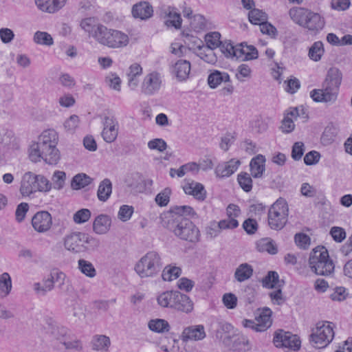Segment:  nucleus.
<instances>
[{
  "label": "nucleus",
  "instance_id": "f257e3e1",
  "mask_svg": "<svg viewBox=\"0 0 352 352\" xmlns=\"http://www.w3.org/2000/svg\"><path fill=\"white\" fill-rule=\"evenodd\" d=\"M58 135L54 129L44 131L29 149V157L32 162H38L41 160L48 164H56L60 160V153L56 147Z\"/></svg>",
  "mask_w": 352,
  "mask_h": 352
},
{
  "label": "nucleus",
  "instance_id": "f03ea898",
  "mask_svg": "<svg viewBox=\"0 0 352 352\" xmlns=\"http://www.w3.org/2000/svg\"><path fill=\"white\" fill-rule=\"evenodd\" d=\"M162 226L172 232L179 239L190 243H197L200 239L198 228L186 217H170V214H162Z\"/></svg>",
  "mask_w": 352,
  "mask_h": 352
},
{
  "label": "nucleus",
  "instance_id": "7ed1b4c3",
  "mask_svg": "<svg viewBox=\"0 0 352 352\" xmlns=\"http://www.w3.org/2000/svg\"><path fill=\"white\" fill-rule=\"evenodd\" d=\"M100 245V241L82 232H74L67 234L64 238V246L66 250L74 253H82L90 248L95 249Z\"/></svg>",
  "mask_w": 352,
  "mask_h": 352
},
{
  "label": "nucleus",
  "instance_id": "20e7f679",
  "mask_svg": "<svg viewBox=\"0 0 352 352\" xmlns=\"http://www.w3.org/2000/svg\"><path fill=\"white\" fill-rule=\"evenodd\" d=\"M163 262L161 256L156 251H149L135 265L134 270L142 278L155 277L162 270Z\"/></svg>",
  "mask_w": 352,
  "mask_h": 352
},
{
  "label": "nucleus",
  "instance_id": "39448f33",
  "mask_svg": "<svg viewBox=\"0 0 352 352\" xmlns=\"http://www.w3.org/2000/svg\"><path fill=\"white\" fill-rule=\"evenodd\" d=\"M94 37L99 43L111 48L125 47L129 41L127 34L101 24L97 25Z\"/></svg>",
  "mask_w": 352,
  "mask_h": 352
},
{
  "label": "nucleus",
  "instance_id": "423d86ee",
  "mask_svg": "<svg viewBox=\"0 0 352 352\" xmlns=\"http://www.w3.org/2000/svg\"><path fill=\"white\" fill-rule=\"evenodd\" d=\"M311 270L317 275L328 276L334 271V264L324 247H317L311 252L309 258Z\"/></svg>",
  "mask_w": 352,
  "mask_h": 352
},
{
  "label": "nucleus",
  "instance_id": "0eeeda50",
  "mask_svg": "<svg viewBox=\"0 0 352 352\" xmlns=\"http://www.w3.org/2000/svg\"><path fill=\"white\" fill-rule=\"evenodd\" d=\"M288 212L287 203L283 199H278L269 209V226L275 230H281L287 221Z\"/></svg>",
  "mask_w": 352,
  "mask_h": 352
},
{
  "label": "nucleus",
  "instance_id": "6e6552de",
  "mask_svg": "<svg viewBox=\"0 0 352 352\" xmlns=\"http://www.w3.org/2000/svg\"><path fill=\"white\" fill-rule=\"evenodd\" d=\"M334 338L332 323L329 322H319L316 329L310 336V341L314 346L319 349L329 345Z\"/></svg>",
  "mask_w": 352,
  "mask_h": 352
},
{
  "label": "nucleus",
  "instance_id": "1a4fd4ad",
  "mask_svg": "<svg viewBox=\"0 0 352 352\" xmlns=\"http://www.w3.org/2000/svg\"><path fill=\"white\" fill-rule=\"evenodd\" d=\"M272 310L268 307L258 309L255 316V320L244 319L242 324L245 328H250L256 332H263L269 329L272 324Z\"/></svg>",
  "mask_w": 352,
  "mask_h": 352
},
{
  "label": "nucleus",
  "instance_id": "9d476101",
  "mask_svg": "<svg viewBox=\"0 0 352 352\" xmlns=\"http://www.w3.org/2000/svg\"><path fill=\"white\" fill-rule=\"evenodd\" d=\"M339 90L322 82L321 89H314L310 97L316 102L333 103L338 98Z\"/></svg>",
  "mask_w": 352,
  "mask_h": 352
},
{
  "label": "nucleus",
  "instance_id": "9b49d317",
  "mask_svg": "<svg viewBox=\"0 0 352 352\" xmlns=\"http://www.w3.org/2000/svg\"><path fill=\"white\" fill-rule=\"evenodd\" d=\"M273 342L278 348L284 347L296 351L300 347V341L296 336L283 330H279L275 333Z\"/></svg>",
  "mask_w": 352,
  "mask_h": 352
},
{
  "label": "nucleus",
  "instance_id": "f8f14e48",
  "mask_svg": "<svg viewBox=\"0 0 352 352\" xmlns=\"http://www.w3.org/2000/svg\"><path fill=\"white\" fill-rule=\"evenodd\" d=\"M162 79L160 73L153 72L146 74L141 85V91L146 96H153L161 89Z\"/></svg>",
  "mask_w": 352,
  "mask_h": 352
},
{
  "label": "nucleus",
  "instance_id": "ddd939ff",
  "mask_svg": "<svg viewBox=\"0 0 352 352\" xmlns=\"http://www.w3.org/2000/svg\"><path fill=\"white\" fill-rule=\"evenodd\" d=\"M103 129L102 136L107 143L114 142L118 134L119 124L116 117L113 115L104 116L102 120Z\"/></svg>",
  "mask_w": 352,
  "mask_h": 352
},
{
  "label": "nucleus",
  "instance_id": "4468645a",
  "mask_svg": "<svg viewBox=\"0 0 352 352\" xmlns=\"http://www.w3.org/2000/svg\"><path fill=\"white\" fill-rule=\"evenodd\" d=\"M32 225L36 232L40 233L45 232L52 227V216L47 211L38 212L32 219Z\"/></svg>",
  "mask_w": 352,
  "mask_h": 352
},
{
  "label": "nucleus",
  "instance_id": "2eb2a0df",
  "mask_svg": "<svg viewBox=\"0 0 352 352\" xmlns=\"http://www.w3.org/2000/svg\"><path fill=\"white\" fill-rule=\"evenodd\" d=\"M206 336L204 325H192L184 329L181 335V340L184 342L189 340L199 341L205 338Z\"/></svg>",
  "mask_w": 352,
  "mask_h": 352
},
{
  "label": "nucleus",
  "instance_id": "dca6fc26",
  "mask_svg": "<svg viewBox=\"0 0 352 352\" xmlns=\"http://www.w3.org/2000/svg\"><path fill=\"white\" fill-rule=\"evenodd\" d=\"M38 189L36 175L30 172L25 173L22 178L20 188L21 194L25 196H29L33 192L38 191Z\"/></svg>",
  "mask_w": 352,
  "mask_h": 352
},
{
  "label": "nucleus",
  "instance_id": "f3484780",
  "mask_svg": "<svg viewBox=\"0 0 352 352\" xmlns=\"http://www.w3.org/2000/svg\"><path fill=\"white\" fill-rule=\"evenodd\" d=\"M183 188L186 194L193 196L198 201H203L206 198V190L201 183L192 181L185 184Z\"/></svg>",
  "mask_w": 352,
  "mask_h": 352
},
{
  "label": "nucleus",
  "instance_id": "a211bd4d",
  "mask_svg": "<svg viewBox=\"0 0 352 352\" xmlns=\"http://www.w3.org/2000/svg\"><path fill=\"white\" fill-rule=\"evenodd\" d=\"M241 162L239 160L232 159L229 162L219 164L215 168V175L220 178L232 175L238 169Z\"/></svg>",
  "mask_w": 352,
  "mask_h": 352
},
{
  "label": "nucleus",
  "instance_id": "6ab92c4d",
  "mask_svg": "<svg viewBox=\"0 0 352 352\" xmlns=\"http://www.w3.org/2000/svg\"><path fill=\"white\" fill-rule=\"evenodd\" d=\"M223 344L233 351H245V346L248 340L241 335L228 336L223 338Z\"/></svg>",
  "mask_w": 352,
  "mask_h": 352
},
{
  "label": "nucleus",
  "instance_id": "aec40b11",
  "mask_svg": "<svg viewBox=\"0 0 352 352\" xmlns=\"http://www.w3.org/2000/svg\"><path fill=\"white\" fill-rule=\"evenodd\" d=\"M153 7L146 1L135 4L132 8V14L134 18L146 20L153 16Z\"/></svg>",
  "mask_w": 352,
  "mask_h": 352
},
{
  "label": "nucleus",
  "instance_id": "412c9836",
  "mask_svg": "<svg viewBox=\"0 0 352 352\" xmlns=\"http://www.w3.org/2000/svg\"><path fill=\"white\" fill-rule=\"evenodd\" d=\"M324 25V19L318 14L311 10L302 28L309 31L317 32L321 30Z\"/></svg>",
  "mask_w": 352,
  "mask_h": 352
},
{
  "label": "nucleus",
  "instance_id": "4be33fe9",
  "mask_svg": "<svg viewBox=\"0 0 352 352\" xmlns=\"http://www.w3.org/2000/svg\"><path fill=\"white\" fill-rule=\"evenodd\" d=\"M67 0H35L38 8L43 12L54 13L61 9Z\"/></svg>",
  "mask_w": 352,
  "mask_h": 352
},
{
  "label": "nucleus",
  "instance_id": "5701e85b",
  "mask_svg": "<svg viewBox=\"0 0 352 352\" xmlns=\"http://www.w3.org/2000/svg\"><path fill=\"white\" fill-rule=\"evenodd\" d=\"M111 218L107 214H99L93 223V230L97 234H104L110 229Z\"/></svg>",
  "mask_w": 352,
  "mask_h": 352
},
{
  "label": "nucleus",
  "instance_id": "b1692460",
  "mask_svg": "<svg viewBox=\"0 0 352 352\" xmlns=\"http://www.w3.org/2000/svg\"><path fill=\"white\" fill-rule=\"evenodd\" d=\"M193 302L189 296L178 292L173 305V309L188 314L193 310Z\"/></svg>",
  "mask_w": 352,
  "mask_h": 352
},
{
  "label": "nucleus",
  "instance_id": "393cba45",
  "mask_svg": "<svg viewBox=\"0 0 352 352\" xmlns=\"http://www.w3.org/2000/svg\"><path fill=\"white\" fill-rule=\"evenodd\" d=\"M191 69L190 63L186 60H177L173 66V72L179 81L186 80Z\"/></svg>",
  "mask_w": 352,
  "mask_h": 352
},
{
  "label": "nucleus",
  "instance_id": "a878e982",
  "mask_svg": "<svg viewBox=\"0 0 352 352\" xmlns=\"http://www.w3.org/2000/svg\"><path fill=\"white\" fill-rule=\"evenodd\" d=\"M342 80V73L336 67H331L327 74L323 82L325 85L340 89Z\"/></svg>",
  "mask_w": 352,
  "mask_h": 352
},
{
  "label": "nucleus",
  "instance_id": "bb28decb",
  "mask_svg": "<svg viewBox=\"0 0 352 352\" xmlns=\"http://www.w3.org/2000/svg\"><path fill=\"white\" fill-rule=\"evenodd\" d=\"M311 10L302 7H294L289 10L291 19L296 24L302 27Z\"/></svg>",
  "mask_w": 352,
  "mask_h": 352
},
{
  "label": "nucleus",
  "instance_id": "cd10ccee",
  "mask_svg": "<svg viewBox=\"0 0 352 352\" xmlns=\"http://www.w3.org/2000/svg\"><path fill=\"white\" fill-rule=\"evenodd\" d=\"M230 76L227 72L214 70L208 77V83L210 88L215 89L222 82H229Z\"/></svg>",
  "mask_w": 352,
  "mask_h": 352
},
{
  "label": "nucleus",
  "instance_id": "c85d7f7f",
  "mask_svg": "<svg viewBox=\"0 0 352 352\" xmlns=\"http://www.w3.org/2000/svg\"><path fill=\"white\" fill-rule=\"evenodd\" d=\"M254 273L252 266L247 263L240 264L235 270L234 277L239 283L250 279Z\"/></svg>",
  "mask_w": 352,
  "mask_h": 352
},
{
  "label": "nucleus",
  "instance_id": "c756f323",
  "mask_svg": "<svg viewBox=\"0 0 352 352\" xmlns=\"http://www.w3.org/2000/svg\"><path fill=\"white\" fill-rule=\"evenodd\" d=\"M265 158L262 155H258L252 159L250 164V167L251 175L253 177L260 178L262 177L265 170Z\"/></svg>",
  "mask_w": 352,
  "mask_h": 352
},
{
  "label": "nucleus",
  "instance_id": "7c9ffc66",
  "mask_svg": "<svg viewBox=\"0 0 352 352\" xmlns=\"http://www.w3.org/2000/svg\"><path fill=\"white\" fill-rule=\"evenodd\" d=\"M91 349L94 351L107 352L111 346L109 337L104 335H95L91 341Z\"/></svg>",
  "mask_w": 352,
  "mask_h": 352
},
{
  "label": "nucleus",
  "instance_id": "2f4dec72",
  "mask_svg": "<svg viewBox=\"0 0 352 352\" xmlns=\"http://www.w3.org/2000/svg\"><path fill=\"white\" fill-rule=\"evenodd\" d=\"M178 291H166L159 294L157 297L158 305L163 308H173Z\"/></svg>",
  "mask_w": 352,
  "mask_h": 352
},
{
  "label": "nucleus",
  "instance_id": "473e14b6",
  "mask_svg": "<svg viewBox=\"0 0 352 352\" xmlns=\"http://www.w3.org/2000/svg\"><path fill=\"white\" fill-rule=\"evenodd\" d=\"M237 52V58H241L242 60H254L258 58V51L253 45L241 43Z\"/></svg>",
  "mask_w": 352,
  "mask_h": 352
},
{
  "label": "nucleus",
  "instance_id": "72a5a7b5",
  "mask_svg": "<svg viewBox=\"0 0 352 352\" xmlns=\"http://www.w3.org/2000/svg\"><path fill=\"white\" fill-rule=\"evenodd\" d=\"M112 192V183L109 179H104L99 184L97 196L100 201H107Z\"/></svg>",
  "mask_w": 352,
  "mask_h": 352
},
{
  "label": "nucleus",
  "instance_id": "f704fd0d",
  "mask_svg": "<svg viewBox=\"0 0 352 352\" xmlns=\"http://www.w3.org/2000/svg\"><path fill=\"white\" fill-rule=\"evenodd\" d=\"M196 50V54L206 63L210 64L217 63V57L213 50L206 47L205 45H198Z\"/></svg>",
  "mask_w": 352,
  "mask_h": 352
},
{
  "label": "nucleus",
  "instance_id": "c9c22d12",
  "mask_svg": "<svg viewBox=\"0 0 352 352\" xmlns=\"http://www.w3.org/2000/svg\"><path fill=\"white\" fill-rule=\"evenodd\" d=\"M148 327L151 331L158 333L168 332L170 329L168 321L161 318L150 320L148 323Z\"/></svg>",
  "mask_w": 352,
  "mask_h": 352
},
{
  "label": "nucleus",
  "instance_id": "e433bc0d",
  "mask_svg": "<svg viewBox=\"0 0 352 352\" xmlns=\"http://www.w3.org/2000/svg\"><path fill=\"white\" fill-rule=\"evenodd\" d=\"M142 74V67L138 63L132 64L127 73L128 76V84L130 87L135 89L138 84L137 77Z\"/></svg>",
  "mask_w": 352,
  "mask_h": 352
},
{
  "label": "nucleus",
  "instance_id": "4c0bfd02",
  "mask_svg": "<svg viewBox=\"0 0 352 352\" xmlns=\"http://www.w3.org/2000/svg\"><path fill=\"white\" fill-rule=\"evenodd\" d=\"M262 286L265 288L273 289L280 287V280L278 274L275 271H270L261 280Z\"/></svg>",
  "mask_w": 352,
  "mask_h": 352
},
{
  "label": "nucleus",
  "instance_id": "58836bf2",
  "mask_svg": "<svg viewBox=\"0 0 352 352\" xmlns=\"http://www.w3.org/2000/svg\"><path fill=\"white\" fill-rule=\"evenodd\" d=\"M93 179L85 173H78L75 175L71 183V186L74 190H79L89 186Z\"/></svg>",
  "mask_w": 352,
  "mask_h": 352
},
{
  "label": "nucleus",
  "instance_id": "ea45409f",
  "mask_svg": "<svg viewBox=\"0 0 352 352\" xmlns=\"http://www.w3.org/2000/svg\"><path fill=\"white\" fill-rule=\"evenodd\" d=\"M168 12L166 14L167 19L165 21L166 25L168 27H174L176 29H179L182 22L180 14L174 8H168Z\"/></svg>",
  "mask_w": 352,
  "mask_h": 352
},
{
  "label": "nucleus",
  "instance_id": "a19ab883",
  "mask_svg": "<svg viewBox=\"0 0 352 352\" xmlns=\"http://www.w3.org/2000/svg\"><path fill=\"white\" fill-rule=\"evenodd\" d=\"M257 248L260 252H267L270 254H276L278 252L275 242L267 238L260 240L257 243Z\"/></svg>",
  "mask_w": 352,
  "mask_h": 352
},
{
  "label": "nucleus",
  "instance_id": "79ce46f5",
  "mask_svg": "<svg viewBox=\"0 0 352 352\" xmlns=\"http://www.w3.org/2000/svg\"><path fill=\"white\" fill-rule=\"evenodd\" d=\"M182 273V270L175 266L168 265L162 272V278L164 281H172L177 278Z\"/></svg>",
  "mask_w": 352,
  "mask_h": 352
},
{
  "label": "nucleus",
  "instance_id": "37998d69",
  "mask_svg": "<svg viewBox=\"0 0 352 352\" xmlns=\"http://www.w3.org/2000/svg\"><path fill=\"white\" fill-rule=\"evenodd\" d=\"M248 19L254 25H261L267 19V15L262 10L253 8L248 13Z\"/></svg>",
  "mask_w": 352,
  "mask_h": 352
},
{
  "label": "nucleus",
  "instance_id": "c03bdc74",
  "mask_svg": "<svg viewBox=\"0 0 352 352\" xmlns=\"http://www.w3.org/2000/svg\"><path fill=\"white\" fill-rule=\"evenodd\" d=\"M12 289V280L10 274L7 272L0 275V292L2 296H7Z\"/></svg>",
  "mask_w": 352,
  "mask_h": 352
},
{
  "label": "nucleus",
  "instance_id": "a18cd8bd",
  "mask_svg": "<svg viewBox=\"0 0 352 352\" xmlns=\"http://www.w3.org/2000/svg\"><path fill=\"white\" fill-rule=\"evenodd\" d=\"M324 52L323 43L321 41H316L309 49V57L314 61H318L321 59Z\"/></svg>",
  "mask_w": 352,
  "mask_h": 352
},
{
  "label": "nucleus",
  "instance_id": "49530a36",
  "mask_svg": "<svg viewBox=\"0 0 352 352\" xmlns=\"http://www.w3.org/2000/svg\"><path fill=\"white\" fill-rule=\"evenodd\" d=\"M195 214L196 213L192 207L188 206H176L170 211L165 212L163 214H170V217L173 216L175 217V214L177 216L185 217V215L194 216Z\"/></svg>",
  "mask_w": 352,
  "mask_h": 352
},
{
  "label": "nucleus",
  "instance_id": "de8ad7c7",
  "mask_svg": "<svg viewBox=\"0 0 352 352\" xmlns=\"http://www.w3.org/2000/svg\"><path fill=\"white\" fill-rule=\"evenodd\" d=\"M78 269L88 277L93 278L96 275V271L93 264L85 259H79L78 261Z\"/></svg>",
  "mask_w": 352,
  "mask_h": 352
},
{
  "label": "nucleus",
  "instance_id": "09e8293b",
  "mask_svg": "<svg viewBox=\"0 0 352 352\" xmlns=\"http://www.w3.org/2000/svg\"><path fill=\"white\" fill-rule=\"evenodd\" d=\"M221 34L218 32H212L208 33L205 36V41L206 43V47L214 50L217 48L221 44Z\"/></svg>",
  "mask_w": 352,
  "mask_h": 352
},
{
  "label": "nucleus",
  "instance_id": "8fccbe9b",
  "mask_svg": "<svg viewBox=\"0 0 352 352\" xmlns=\"http://www.w3.org/2000/svg\"><path fill=\"white\" fill-rule=\"evenodd\" d=\"M33 40L36 44L42 45L51 46L54 43L52 36L46 32H36Z\"/></svg>",
  "mask_w": 352,
  "mask_h": 352
},
{
  "label": "nucleus",
  "instance_id": "3c124183",
  "mask_svg": "<svg viewBox=\"0 0 352 352\" xmlns=\"http://www.w3.org/2000/svg\"><path fill=\"white\" fill-rule=\"evenodd\" d=\"M219 47L226 57L237 58L236 52H238L239 46H234L230 42H222Z\"/></svg>",
  "mask_w": 352,
  "mask_h": 352
},
{
  "label": "nucleus",
  "instance_id": "603ef678",
  "mask_svg": "<svg viewBox=\"0 0 352 352\" xmlns=\"http://www.w3.org/2000/svg\"><path fill=\"white\" fill-rule=\"evenodd\" d=\"M237 181L241 188L245 192H250L252 188V179L247 173H241L238 175Z\"/></svg>",
  "mask_w": 352,
  "mask_h": 352
},
{
  "label": "nucleus",
  "instance_id": "864d4df0",
  "mask_svg": "<svg viewBox=\"0 0 352 352\" xmlns=\"http://www.w3.org/2000/svg\"><path fill=\"white\" fill-rule=\"evenodd\" d=\"M251 72L252 70L249 65L246 64H241L236 69V78L240 82H243L245 79L251 77Z\"/></svg>",
  "mask_w": 352,
  "mask_h": 352
},
{
  "label": "nucleus",
  "instance_id": "5fc2aeb1",
  "mask_svg": "<svg viewBox=\"0 0 352 352\" xmlns=\"http://www.w3.org/2000/svg\"><path fill=\"white\" fill-rule=\"evenodd\" d=\"M80 27L85 32L92 34V36H94L95 30L97 28L96 19L89 17L82 19L80 22Z\"/></svg>",
  "mask_w": 352,
  "mask_h": 352
},
{
  "label": "nucleus",
  "instance_id": "6e6d98bb",
  "mask_svg": "<svg viewBox=\"0 0 352 352\" xmlns=\"http://www.w3.org/2000/svg\"><path fill=\"white\" fill-rule=\"evenodd\" d=\"M91 217V211L89 209L82 208L78 210L73 217L76 223L81 224L87 222Z\"/></svg>",
  "mask_w": 352,
  "mask_h": 352
},
{
  "label": "nucleus",
  "instance_id": "4d7b16f0",
  "mask_svg": "<svg viewBox=\"0 0 352 352\" xmlns=\"http://www.w3.org/2000/svg\"><path fill=\"white\" fill-rule=\"evenodd\" d=\"M134 212V208L133 206L128 205H122L120 206L118 213V217L122 221H127L129 220Z\"/></svg>",
  "mask_w": 352,
  "mask_h": 352
},
{
  "label": "nucleus",
  "instance_id": "13d9d810",
  "mask_svg": "<svg viewBox=\"0 0 352 352\" xmlns=\"http://www.w3.org/2000/svg\"><path fill=\"white\" fill-rule=\"evenodd\" d=\"M66 179V174L63 171L56 170L52 176V182L54 188L58 190L61 189L64 185Z\"/></svg>",
  "mask_w": 352,
  "mask_h": 352
},
{
  "label": "nucleus",
  "instance_id": "bf43d9fd",
  "mask_svg": "<svg viewBox=\"0 0 352 352\" xmlns=\"http://www.w3.org/2000/svg\"><path fill=\"white\" fill-rule=\"evenodd\" d=\"M329 233L333 239L337 243H341L346 238V232L344 229L341 227H332Z\"/></svg>",
  "mask_w": 352,
  "mask_h": 352
},
{
  "label": "nucleus",
  "instance_id": "052dcab7",
  "mask_svg": "<svg viewBox=\"0 0 352 352\" xmlns=\"http://www.w3.org/2000/svg\"><path fill=\"white\" fill-rule=\"evenodd\" d=\"M305 152V144L302 142H295L292 149V157L296 160H300Z\"/></svg>",
  "mask_w": 352,
  "mask_h": 352
},
{
  "label": "nucleus",
  "instance_id": "680f3d73",
  "mask_svg": "<svg viewBox=\"0 0 352 352\" xmlns=\"http://www.w3.org/2000/svg\"><path fill=\"white\" fill-rule=\"evenodd\" d=\"M170 189L166 188L162 192L158 193L155 197L156 203L160 206H166L170 200Z\"/></svg>",
  "mask_w": 352,
  "mask_h": 352
},
{
  "label": "nucleus",
  "instance_id": "e2e57ef3",
  "mask_svg": "<svg viewBox=\"0 0 352 352\" xmlns=\"http://www.w3.org/2000/svg\"><path fill=\"white\" fill-rule=\"evenodd\" d=\"M148 147L151 150H157L160 152H163L166 149L167 144L163 139L155 138L148 142Z\"/></svg>",
  "mask_w": 352,
  "mask_h": 352
},
{
  "label": "nucleus",
  "instance_id": "0e129e2a",
  "mask_svg": "<svg viewBox=\"0 0 352 352\" xmlns=\"http://www.w3.org/2000/svg\"><path fill=\"white\" fill-rule=\"evenodd\" d=\"M296 244L302 249H307L310 245V237L304 233L296 234L294 236Z\"/></svg>",
  "mask_w": 352,
  "mask_h": 352
},
{
  "label": "nucleus",
  "instance_id": "69168bd1",
  "mask_svg": "<svg viewBox=\"0 0 352 352\" xmlns=\"http://www.w3.org/2000/svg\"><path fill=\"white\" fill-rule=\"evenodd\" d=\"M320 154L316 151L308 152L304 157V162L307 166L316 164L320 159Z\"/></svg>",
  "mask_w": 352,
  "mask_h": 352
},
{
  "label": "nucleus",
  "instance_id": "338daca9",
  "mask_svg": "<svg viewBox=\"0 0 352 352\" xmlns=\"http://www.w3.org/2000/svg\"><path fill=\"white\" fill-rule=\"evenodd\" d=\"M222 301L223 305L230 309H234L237 305V298L232 293H227L223 296Z\"/></svg>",
  "mask_w": 352,
  "mask_h": 352
},
{
  "label": "nucleus",
  "instance_id": "774afa93",
  "mask_svg": "<svg viewBox=\"0 0 352 352\" xmlns=\"http://www.w3.org/2000/svg\"><path fill=\"white\" fill-rule=\"evenodd\" d=\"M105 82L111 88L115 90H120L121 80L116 74H110L105 78Z\"/></svg>",
  "mask_w": 352,
  "mask_h": 352
}]
</instances>
